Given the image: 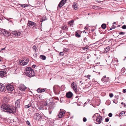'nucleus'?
Masks as SVG:
<instances>
[{
    "label": "nucleus",
    "instance_id": "1",
    "mask_svg": "<svg viewBox=\"0 0 126 126\" xmlns=\"http://www.w3.org/2000/svg\"><path fill=\"white\" fill-rule=\"evenodd\" d=\"M0 108L1 110L9 113L14 114L16 112V108L8 103H3Z\"/></svg>",
    "mask_w": 126,
    "mask_h": 126
},
{
    "label": "nucleus",
    "instance_id": "2",
    "mask_svg": "<svg viewBox=\"0 0 126 126\" xmlns=\"http://www.w3.org/2000/svg\"><path fill=\"white\" fill-rule=\"evenodd\" d=\"M24 71L26 75L29 77H32L34 76V71L30 67L26 68L24 70Z\"/></svg>",
    "mask_w": 126,
    "mask_h": 126
},
{
    "label": "nucleus",
    "instance_id": "3",
    "mask_svg": "<svg viewBox=\"0 0 126 126\" xmlns=\"http://www.w3.org/2000/svg\"><path fill=\"white\" fill-rule=\"evenodd\" d=\"M93 118V120L95 121V123L96 124H100L102 121V117L98 113L94 114Z\"/></svg>",
    "mask_w": 126,
    "mask_h": 126
},
{
    "label": "nucleus",
    "instance_id": "4",
    "mask_svg": "<svg viewBox=\"0 0 126 126\" xmlns=\"http://www.w3.org/2000/svg\"><path fill=\"white\" fill-rule=\"evenodd\" d=\"M27 25L28 26L31 28L34 27L36 28V25L35 22L29 20L28 21Z\"/></svg>",
    "mask_w": 126,
    "mask_h": 126
},
{
    "label": "nucleus",
    "instance_id": "5",
    "mask_svg": "<svg viewBox=\"0 0 126 126\" xmlns=\"http://www.w3.org/2000/svg\"><path fill=\"white\" fill-rule=\"evenodd\" d=\"M53 90L55 93L56 94H59V88L57 85H55L53 87Z\"/></svg>",
    "mask_w": 126,
    "mask_h": 126
},
{
    "label": "nucleus",
    "instance_id": "6",
    "mask_svg": "<svg viewBox=\"0 0 126 126\" xmlns=\"http://www.w3.org/2000/svg\"><path fill=\"white\" fill-rule=\"evenodd\" d=\"M29 61L28 59H27L25 61L24 60H19L20 64L22 66H24L27 64L28 63Z\"/></svg>",
    "mask_w": 126,
    "mask_h": 126
},
{
    "label": "nucleus",
    "instance_id": "7",
    "mask_svg": "<svg viewBox=\"0 0 126 126\" xmlns=\"http://www.w3.org/2000/svg\"><path fill=\"white\" fill-rule=\"evenodd\" d=\"M1 32L5 36H8L11 35V33L8 31L5 30V29L1 31Z\"/></svg>",
    "mask_w": 126,
    "mask_h": 126
},
{
    "label": "nucleus",
    "instance_id": "8",
    "mask_svg": "<svg viewBox=\"0 0 126 126\" xmlns=\"http://www.w3.org/2000/svg\"><path fill=\"white\" fill-rule=\"evenodd\" d=\"M66 1V0H62L58 5L57 9H59L61 8L65 4Z\"/></svg>",
    "mask_w": 126,
    "mask_h": 126
},
{
    "label": "nucleus",
    "instance_id": "9",
    "mask_svg": "<svg viewBox=\"0 0 126 126\" xmlns=\"http://www.w3.org/2000/svg\"><path fill=\"white\" fill-rule=\"evenodd\" d=\"M33 117L36 120H38L42 118V116L40 114L37 113H35L34 114Z\"/></svg>",
    "mask_w": 126,
    "mask_h": 126
},
{
    "label": "nucleus",
    "instance_id": "10",
    "mask_svg": "<svg viewBox=\"0 0 126 126\" xmlns=\"http://www.w3.org/2000/svg\"><path fill=\"white\" fill-rule=\"evenodd\" d=\"M59 113L58 114V117L60 118H62L63 116V114L65 113V112L61 109L60 110Z\"/></svg>",
    "mask_w": 126,
    "mask_h": 126
},
{
    "label": "nucleus",
    "instance_id": "11",
    "mask_svg": "<svg viewBox=\"0 0 126 126\" xmlns=\"http://www.w3.org/2000/svg\"><path fill=\"white\" fill-rule=\"evenodd\" d=\"M7 90L9 91H13L14 89V87L10 84H8L6 86Z\"/></svg>",
    "mask_w": 126,
    "mask_h": 126
},
{
    "label": "nucleus",
    "instance_id": "12",
    "mask_svg": "<svg viewBox=\"0 0 126 126\" xmlns=\"http://www.w3.org/2000/svg\"><path fill=\"white\" fill-rule=\"evenodd\" d=\"M109 78L108 77H106V76H105L103 77L101 81L102 82L105 83H106L107 81H108Z\"/></svg>",
    "mask_w": 126,
    "mask_h": 126
},
{
    "label": "nucleus",
    "instance_id": "13",
    "mask_svg": "<svg viewBox=\"0 0 126 126\" xmlns=\"http://www.w3.org/2000/svg\"><path fill=\"white\" fill-rule=\"evenodd\" d=\"M71 87L74 90H76V89H77V85L76 83L74 82H73L72 83Z\"/></svg>",
    "mask_w": 126,
    "mask_h": 126
},
{
    "label": "nucleus",
    "instance_id": "14",
    "mask_svg": "<svg viewBox=\"0 0 126 126\" xmlns=\"http://www.w3.org/2000/svg\"><path fill=\"white\" fill-rule=\"evenodd\" d=\"M5 87L3 84L0 83V91L3 92L5 90Z\"/></svg>",
    "mask_w": 126,
    "mask_h": 126
},
{
    "label": "nucleus",
    "instance_id": "15",
    "mask_svg": "<svg viewBox=\"0 0 126 126\" xmlns=\"http://www.w3.org/2000/svg\"><path fill=\"white\" fill-rule=\"evenodd\" d=\"M12 34L14 35H15L16 36H19L20 34V33L19 32L17 31H13L12 32Z\"/></svg>",
    "mask_w": 126,
    "mask_h": 126
},
{
    "label": "nucleus",
    "instance_id": "16",
    "mask_svg": "<svg viewBox=\"0 0 126 126\" xmlns=\"http://www.w3.org/2000/svg\"><path fill=\"white\" fill-rule=\"evenodd\" d=\"M73 94L71 92H69L67 93L66 94V97L68 98H71L73 96Z\"/></svg>",
    "mask_w": 126,
    "mask_h": 126
},
{
    "label": "nucleus",
    "instance_id": "17",
    "mask_svg": "<svg viewBox=\"0 0 126 126\" xmlns=\"http://www.w3.org/2000/svg\"><path fill=\"white\" fill-rule=\"evenodd\" d=\"M72 6L75 10H77L78 9V5L77 3L74 2L73 3Z\"/></svg>",
    "mask_w": 126,
    "mask_h": 126
},
{
    "label": "nucleus",
    "instance_id": "18",
    "mask_svg": "<svg viewBox=\"0 0 126 126\" xmlns=\"http://www.w3.org/2000/svg\"><path fill=\"white\" fill-rule=\"evenodd\" d=\"M15 106L16 109L19 107L20 106V102L19 100H16L15 102Z\"/></svg>",
    "mask_w": 126,
    "mask_h": 126
},
{
    "label": "nucleus",
    "instance_id": "19",
    "mask_svg": "<svg viewBox=\"0 0 126 126\" xmlns=\"http://www.w3.org/2000/svg\"><path fill=\"white\" fill-rule=\"evenodd\" d=\"M9 100V99L8 97L6 96H5L4 97L3 99V103H4V102L7 103Z\"/></svg>",
    "mask_w": 126,
    "mask_h": 126
},
{
    "label": "nucleus",
    "instance_id": "20",
    "mask_svg": "<svg viewBox=\"0 0 126 126\" xmlns=\"http://www.w3.org/2000/svg\"><path fill=\"white\" fill-rule=\"evenodd\" d=\"M6 74V71L5 70L0 71V76L1 77L5 76Z\"/></svg>",
    "mask_w": 126,
    "mask_h": 126
},
{
    "label": "nucleus",
    "instance_id": "21",
    "mask_svg": "<svg viewBox=\"0 0 126 126\" xmlns=\"http://www.w3.org/2000/svg\"><path fill=\"white\" fill-rule=\"evenodd\" d=\"M26 89V87L24 85H21L20 87V89L22 91H24Z\"/></svg>",
    "mask_w": 126,
    "mask_h": 126
},
{
    "label": "nucleus",
    "instance_id": "22",
    "mask_svg": "<svg viewBox=\"0 0 126 126\" xmlns=\"http://www.w3.org/2000/svg\"><path fill=\"white\" fill-rule=\"evenodd\" d=\"M45 91V90L44 89H41L40 88H39L37 90V91L38 93H41L43 92H44Z\"/></svg>",
    "mask_w": 126,
    "mask_h": 126
},
{
    "label": "nucleus",
    "instance_id": "23",
    "mask_svg": "<svg viewBox=\"0 0 126 126\" xmlns=\"http://www.w3.org/2000/svg\"><path fill=\"white\" fill-rule=\"evenodd\" d=\"M80 32V31H77L76 32H75V36L76 37H77L78 38H79L81 37V36L79 35V34H78V33H79Z\"/></svg>",
    "mask_w": 126,
    "mask_h": 126
},
{
    "label": "nucleus",
    "instance_id": "24",
    "mask_svg": "<svg viewBox=\"0 0 126 126\" xmlns=\"http://www.w3.org/2000/svg\"><path fill=\"white\" fill-rule=\"evenodd\" d=\"M61 28L63 30H67L68 29L67 26L66 25H65L64 26L62 27Z\"/></svg>",
    "mask_w": 126,
    "mask_h": 126
},
{
    "label": "nucleus",
    "instance_id": "25",
    "mask_svg": "<svg viewBox=\"0 0 126 126\" xmlns=\"http://www.w3.org/2000/svg\"><path fill=\"white\" fill-rule=\"evenodd\" d=\"M40 58L43 60H45L46 59V57L45 56L42 55L40 56Z\"/></svg>",
    "mask_w": 126,
    "mask_h": 126
},
{
    "label": "nucleus",
    "instance_id": "26",
    "mask_svg": "<svg viewBox=\"0 0 126 126\" xmlns=\"http://www.w3.org/2000/svg\"><path fill=\"white\" fill-rule=\"evenodd\" d=\"M106 24H103L101 25V27L103 29H105L106 28Z\"/></svg>",
    "mask_w": 126,
    "mask_h": 126
},
{
    "label": "nucleus",
    "instance_id": "27",
    "mask_svg": "<svg viewBox=\"0 0 126 126\" xmlns=\"http://www.w3.org/2000/svg\"><path fill=\"white\" fill-rule=\"evenodd\" d=\"M31 105H32L31 104H29L28 105H25L24 107L25 108L27 109L30 107L31 106Z\"/></svg>",
    "mask_w": 126,
    "mask_h": 126
},
{
    "label": "nucleus",
    "instance_id": "28",
    "mask_svg": "<svg viewBox=\"0 0 126 126\" xmlns=\"http://www.w3.org/2000/svg\"><path fill=\"white\" fill-rule=\"evenodd\" d=\"M74 22V21L73 20H72L71 21L68 22V24L70 26L72 25L73 23Z\"/></svg>",
    "mask_w": 126,
    "mask_h": 126
},
{
    "label": "nucleus",
    "instance_id": "29",
    "mask_svg": "<svg viewBox=\"0 0 126 126\" xmlns=\"http://www.w3.org/2000/svg\"><path fill=\"white\" fill-rule=\"evenodd\" d=\"M99 7L96 6H94L93 7V8L96 10H98L99 9Z\"/></svg>",
    "mask_w": 126,
    "mask_h": 126
},
{
    "label": "nucleus",
    "instance_id": "30",
    "mask_svg": "<svg viewBox=\"0 0 126 126\" xmlns=\"http://www.w3.org/2000/svg\"><path fill=\"white\" fill-rule=\"evenodd\" d=\"M21 7L23 8H25L28 6V5L26 4H20Z\"/></svg>",
    "mask_w": 126,
    "mask_h": 126
},
{
    "label": "nucleus",
    "instance_id": "31",
    "mask_svg": "<svg viewBox=\"0 0 126 126\" xmlns=\"http://www.w3.org/2000/svg\"><path fill=\"white\" fill-rule=\"evenodd\" d=\"M88 49V47L87 46H86L85 47H83L82 48V49L84 50H85L86 49L87 50Z\"/></svg>",
    "mask_w": 126,
    "mask_h": 126
},
{
    "label": "nucleus",
    "instance_id": "32",
    "mask_svg": "<svg viewBox=\"0 0 126 126\" xmlns=\"http://www.w3.org/2000/svg\"><path fill=\"white\" fill-rule=\"evenodd\" d=\"M125 68H123L121 70V73H124L125 71Z\"/></svg>",
    "mask_w": 126,
    "mask_h": 126
},
{
    "label": "nucleus",
    "instance_id": "33",
    "mask_svg": "<svg viewBox=\"0 0 126 126\" xmlns=\"http://www.w3.org/2000/svg\"><path fill=\"white\" fill-rule=\"evenodd\" d=\"M76 90H74V91L75 92V93L77 94H79L80 93L78 89H76Z\"/></svg>",
    "mask_w": 126,
    "mask_h": 126
},
{
    "label": "nucleus",
    "instance_id": "34",
    "mask_svg": "<svg viewBox=\"0 0 126 126\" xmlns=\"http://www.w3.org/2000/svg\"><path fill=\"white\" fill-rule=\"evenodd\" d=\"M36 46L35 45H34L33 46L32 48L33 50H34L35 51L36 50Z\"/></svg>",
    "mask_w": 126,
    "mask_h": 126
},
{
    "label": "nucleus",
    "instance_id": "35",
    "mask_svg": "<svg viewBox=\"0 0 126 126\" xmlns=\"http://www.w3.org/2000/svg\"><path fill=\"white\" fill-rule=\"evenodd\" d=\"M26 123L27 125H28L29 126H31V124L30 123L29 121H27L26 122Z\"/></svg>",
    "mask_w": 126,
    "mask_h": 126
},
{
    "label": "nucleus",
    "instance_id": "36",
    "mask_svg": "<svg viewBox=\"0 0 126 126\" xmlns=\"http://www.w3.org/2000/svg\"><path fill=\"white\" fill-rule=\"evenodd\" d=\"M84 41L85 42H88V40L86 37H85L84 38Z\"/></svg>",
    "mask_w": 126,
    "mask_h": 126
},
{
    "label": "nucleus",
    "instance_id": "37",
    "mask_svg": "<svg viewBox=\"0 0 126 126\" xmlns=\"http://www.w3.org/2000/svg\"><path fill=\"white\" fill-rule=\"evenodd\" d=\"M109 96L110 98L112 97L113 96V94L111 93H110L109 94Z\"/></svg>",
    "mask_w": 126,
    "mask_h": 126
},
{
    "label": "nucleus",
    "instance_id": "38",
    "mask_svg": "<svg viewBox=\"0 0 126 126\" xmlns=\"http://www.w3.org/2000/svg\"><path fill=\"white\" fill-rule=\"evenodd\" d=\"M125 33V32H119V34H124Z\"/></svg>",
    "mask_w": 126,
    "mask_h": 126
},
{
    "label": "nucleus",
    "instance_id": "39",
    "mask_svg": "<svg viewBox=\"0 0 126 126\" xmlns=\"http://www.w3.org/2000/svg\"><path fill=\"white\" fill-rule=\"evenodd\" d=\"M122 28L123 29H126V25H123L122 27Z\"/></svg>",
    "mask_w": 126,
    "mask_h": 126
},
{
    "label": "nucleus",
    "instance_id": "40",
    "mask_svg": "<svg viewBox=\"0 0 126 126\" xmlns=\"http://www.w3.org/2000/svg\"><path fill=\"white\" fill-rule=\"evenodd\" d=\"M109 120V119L108 118H106L105 119V121L106 122H108Z\"/></svg>",
    "mask_w": 126,
    "mask_h": 126
},
{
    "label": "nucleus",
    "instance_id": "41",
    "mask_svg": "<svg viewBox=\"0 0 126 126\" xmlns=\"http://www.w3.org/2000/svg\"><path fill=\"white\" fill-rule=\"evenodd\" d=\"M87 120V119H86V118L84 117L83 118V121L84 122H85Z\"/></svg>",
    "mask_w": 126,
    "mask_h": 126
},
{
    "label": "nucleus",
    "instance_id": "42",
    "mask_svg": "<svg viewBox=\"0 0 126 126\" xmlns=\"http://www.w3.org/2000/svg\"><path fill=\"white\" fill-rule=\"evenodd\" d=\"M108 115L109 117H111L112 116V114L111 113H109Z\"/></svg>",
    "mask_w": 126,
    "mask_h": 126
},
{
    "label": "nucleus",
    "instance_id": "43",
    "mask_svg": "<svg viewBox=\"0 0 126 126\" xmlns=\"http://www.w3.org/2000/svg\"><path fill=\"white\" fill-rule=\"evenodd\" d=\"M110 47H106V49H107V50H109L110 49Z\"/></svg>",
    "mask_w": 126,
    "mask_h": 126
},
{
    "label": "nucleus",
    "instance_id": "44",
    "mask_svg": "<svg viewBox=\"0 0 126 126\" xmlns=\"http://www.w3.org/2000/svg\"><path fill=\"white\" fill-rule=\"evenodd\" d=\"M124 114H125V112L124 111H122L120 113L121 115H122Z\"/></svg>",
    "mask_w": 126,
    "mask_h": 126
},
{
    "label": "nucleus",
    "instance_id": "45",
    "mask_svg": "<svg viewBox=\"0 0 126 126\" xmlns=\"http://www.w3.org/2000/svg\"><path fill=\"white\" fill-rule=\"evenodd\" d=\"M123 92L124 93H126V89H124Z\"/></svg>",
    "mask_w": 126,
    "mask_h": 126
},
{
    "label": "nucleus",
    "instance_id": "46",
    "mask_svg": "<svg viewBox=\"0 0 126 126\" xmlns=\"http://www.w3.org/2000/svg\"><path fill=\"white\" fill-rule=\"evenodd\" d=\"M113 103H115V104H116L117 103V101L116 100L115 101V100H114L113 101Z\"/></svg>",
    "mask_w": 126,
    "mask_h": 126
},
{
    "label": "nucleus",
    "instance_id": "47",
    "mask_svg": "<svg viewBox=\"0 0 126 126\" xmlns=\"http://www.w3.org/2000/svg\"><path fill=\"white\" fill-rule=\"evenodd\" d=\"M64 54L63 52H61L60 53V55H63Z\"/></svg>",
    "mask_w": 126,
    "mask_h": 126
},
{
    "label": "nucleus",
    "instance_id": "48",
    "mask_svg": "<svg viewBox=\"0 0 126 126\" xmlns=\"http://www.w3.org/2000/svg\"><path fill=\"white\" fill-rule=\"evenodd\" d=\"M36 65L34 64H33L32 65V67L33 68H34L35 67Z\"/></svg>",
    "mask_w": 126,
    "mask_h": 126
},
{
    "label": "nucleus",
    "instance_id": "49",
    "mask_svg": "<svg viewBox=\"0 0 126 126\" xmlns=\"http://www.w3.org/2000/svg\"><path fill=\"white\" fill-rule=\"evenodd\" d=\"M33 56L34 57H36L37 56V54H36V53H35L33 55Z\"/></svg>",
    "mask_w": 126,
    "mask_h": 126
},
{
    "label": "nucleus",
    "instance_id": "50",
    "mask_svg": "<svg viewBox=\"0 0 126 126\" xmlns=\"http://www.w3.org/2000/svg\"><path fill=\"white\" fill-rule=\"evenodd\" d=\"M90 76H91L90 75H88L87 76V78L89 79H90Z\"/></svg>",
    "mask_w": 126,
    "mask_h": 126
},
{
    "label": "nucleus",
    "instance_id": "51",
    "mask_svg": "<svg viewBox=\"0 0 126 126\" xmlns=\"http://www.w3.org/2000/svg\"><path fill=\"white\" fill-rule=\"evenodd\" d=\"M116 27V26H113L111 28H112L113 29H115Z\"/></svg>",
    "mask_w": 126,
    "mask_h": 126
},
{
    "label": "nucleus",
    "instance_id": "52",
    "mask_svg": "<svg viewBox=\"0 0 126 126\" xmlns=\"http://www.w3.org/2000/svg\"><path fill=\"white\" fill-rule=\"evenodd\" d=\"M51 109V108H49V109H48V110H49V113H51V111H50V110Z\"/></svg>",
    "mask_w": 126,
    "mask_h": 126
},
{
    "label": "nucleus",
    "instance_id": "53",
    "mask_svg": "<svg viewBox=\"0 0 126 126\" xmlns=\"http://www.w3.org/2000/svg\"><path fill=\"white\" fill-rule=\"evenodd\" d=\"M45 20V19H44L43 18H42V20L41 21V22Z\"/></svg>",
    "mask_w": 126,
    "mask_h": 126
},
{
    "label": "nucleus",
    "instance_id": "54",
    "mask_svg": "<svg viewBox=\"0 0 126 126\" xmlns=\"http://www.w3.org/2000/svg\"><path fill=\"white\" fill-rule=\"evenodd\" d=\"M47 103H45L44 104V105L45 106H47Z\"/></svg>",
    "mask_w": 126,
    "mask_h": 126
},
{
    "label": "nucleus",
    "instance_id": "55",
    "mask_svg": "<svg viewBox=\"0 0 126 126\" xmlns=\"http://www.w3.org/2000/svg\"><path fill=\"white\" fill-rule=\"evenodd\" d=\"M84 29L85 30H87L88 29V28L86 27H85L84 28Z\"/></svg>",
    "mask_w": 126,
    "mask_h": 126
},
{
    "label": "nucleus",
    "instance_id": "56",
    "mask_svg": "<svg viewBox=\"0 0 126 126\" xmlns=\"http://www.w3.org/2000/svg\"><path fill=\"white\" fill-rule=\"evenodd\" d=\"M5 48H1V50H4L5 49Z\"/></svg>",
    "mask_w": 126,
    "mask_h": 126
},
{
    "label": "nucleus",
    "instance_id": "57",
    "mask_svg": "<svg viewBox=\"0 0 126 126\" xmlns=\"http://www.w3.org/2000/svg\"><path fill=\"white\" fill-rule=\"evenodd\" d=\"M116 23V22H114L113 23V24H115Z\"/></svg>",
    "mask_w": 126,
    "mask_h": 126
},
{
    "label": "nucleus",
    "instance_id": "58",
    "mask_svg": "<svg viewBox=\"0 0 126 126\" xmlns=\"http://www.w3.org/2000/svg\"><path fill=\"white\" fill-rule=\"evenodd\" d=\"M79 99H78L77 101L78 102H79Z\"/></svg>",
    "mask_w": 126,
    "mask_h": 126
},
{
    "label": "nucleus",
    "instance_id": "59",
    "mask_svg": "<svg viewBox=\"0 0 126 126\" xmlns=\"http://www.w3.org/2000/svg\"><path fill=\"white\" fill-rule=\"evenodd\" d=\"M124 104V103L123 102H122L121 103V104H122V105H123V104Z\"/></svg>",
    "mask_w": 126,
    "mask_h": 126
},
{
    "label": "nucleus",
    "instance_id": "60",
    "mask_svg": "<svg viewBox=\"0 0 126 126\" xmlns=\"http://www.w3.org/2000/svg\"><path fill=\"white\" fill-rule=\"evenodd\" d=\"M112 29H112V28H111L110 29V30H112Z\"/></svg>",
    "mask_w": 126,
    "mask_h": 126
},
{
    "label": "nucleus",
    "instance_id": "61",
    "mask_svg": "<svg viewBox=\"0 0 126 126\" xmlns=\"http://www.w3.org/2000/svg\"><path fill=\"white\" fill-rule=\"evenodd\" d=\"M115 97L116 98L118 97V96H115Z\"/></svg>",
    "mask_w": 126,
    "mask_h": 126
},
{
    "label": "nucleus",
    "instance_id": "62",
    "mask_svg": "<svg viewBox=\"0 0 126 126\" xmlns=\"http://www.w3.org/2000/svg\"><path fill=\"white\" fill-rule=\"evenodd\" d=\"M1 115L0 114V118H1Z\"/></svg>",
    "mask_w": 126,
    "mask_h": 126
},
{
    "label": "nucleus",
    "instance_id": "63",
    "mask_svg": "<svg viewBox=\"0 0 126 126\" xmlns=\"http://www.w3.org/2000/svg\"><path fill=\"white\" fill-rule=\"evenodd\" d=\"M124 107H126V105H125L124 106Z\"/></svg>",
    "mask_w": 126,
    "mask_h": 126
},
{
    "label": "nucleus",
    "instance_id": "64",
    "mask_svg": "<svg viewBox=\"0 0 126 126\" xmlns=\"http://www.w3.org/2000/svg\"><path fill=\"white\" fill-rule=\"evenodd\" d=\"M120 126H124V125L122 126L121 125Z\"/></svg>",
    "mask_w": 126,
    "mask_h": 126
}]
</instances>
